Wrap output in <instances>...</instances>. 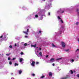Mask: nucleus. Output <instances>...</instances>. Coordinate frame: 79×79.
Wrapping results in <instances>:
<instances>
[{
    "label": "nucleus",
    "mask_w": 79,
    "mask_h": 79,
    "mask_svg": "<svg viewBox=\"0 0 79 79\" xmlns=\"http://www.w3.org/2000/svg\"><path fill=\"white\" fill-rule=\"evenodd\" d=\"M39 16H40V17L38 19V20H42L44 18H43V16H44L45 17V15L43 14V12H40L39 13Z\"/></svg>",
    "instance_id": "1"
},
{
    "label": "nucleus",
    "mask_w": 79,
    "mask_h": 79,
    "mask_svg": "<svg viewBox=\"0 0 79 79\" xmlns=\"http://www.w3.org/2000/svg\"><path fill=\"white\" fill-rule=\"evenodd\" d=\"M30 28V27L27 26L24 28V29L25 30H27V31H23V32L26 35H28V32H29V28Z\"/></svg>",
    "instance_id": "2"
},
{
    "label": "nucleus",
    "mask_w": 79,
    "mask_h": 79,
    "mask_svg": "<svg viewBox=\"0 0 79 79\" xmlns=\"http://www.w3.org/2000/svg\"><path fill=\"white\" fill-rule=\"evenodd\" d=\"M59 30L60 31L58 32V33H57V32L55 33L56 34V35H59L60 34H61V32H62V31H63V30H64V28L61 27Z\"/></svg>",
    "instance_id": "3"
},
{
    "label": "nucleus",
    "mask_w": 79,
    "mask_h": 79,
    "mask_svg": "<svg viewBox=\"0 0 79 79\" xmlns=\"http://www.w3.org/2000/svg\"><path fill=\"white\" fill-rule=\"evenodd\" d=\"M52 5L51 3H46V9H48L50 8L51 6Z\"/></svg>",
    "instance_id": "4"
},
{
    "label": "nucleus",
    "mask_w": 79,
    "mask_h": 79,
    "mask_svg": "<svg viewBox=\"0 0 79 79\" xmlns=\"http://www.w3.org/2000/svg\"><path fill=\"white\" fill-rule=\"evenodd\" d=\"M64 10H65L64 9H60L57 11V13L58 14L63 13H64Z\"/></svg>",
    "instance_id": "5"
},
{
    "label": "nucleus",
    "mask_w": 79,
    "mask_h": 79,
    "mask_svg": "<svg viewBox=\"0 0 79 79\" xmlns=\"http://www.w3.org/2000/svg\"><path fill=\"white\" fill-rule=\"evenodd\" d=\"M30 60L32 62V63L31 64V65L32 66V67H35V61L33 60H32L31 59Z\"/></svg>",
    "instance_id": "6"
},
{
    "label": "nucleus",
    "mask_w": 79,
    "mask_h": 79,
    "mask_svg": "<svg viewBox=\"0 0 79 79\" xmlns=\"http://www.w3.org/2000/svg\"><path fill=\"white\" fill-rule=\"evenodd\" d=\"M19 60L21 64H23V61H24V59L22 58H19Z\"/></svg>",
    "instance_id": "7"
},
{
    "label": "nucleus",
    "mask_w": 79,
    "mask_h": 79,
    "mask_svg": "<svg viewBox=\"0 0 79 79\" xmlns=\"http://www.w3.org/2000/svg\"><path fill=\"white\" fill-rule=\"evenodd\" d=\"M61 44L62 47L63 48H65V47H66V44L64 42H61Z\"/></svg>",
    "instance_id": "8"
},
{
    "label": "nucleus",
    "mask_w": 79,
    "mask_h": 79,
    "mask_svg": "<svg viewBox=\"0 0 79 79\" xmlns=\"http://www.w3.org/2000/svg\"><path fill=\"white\" fill-rule=\"evenodd\" d=\"M36 55H37V56H38V57H40V56H42V52H40V53L39 54H37L36 53Z\"/></svg>",
    "instance_id": "9"
},
{
    "label": "nucleus",
    "mask_w": 79,
    "mask_h": 79,
    "mask_svg": "<svg viewBox=\"0 0 79 79\" xmlns=\"http://www.w3.org/2000/svg\"><path fill=\"white\" fill-rule=\"evenodd\" d=\"M32 18V17L30 15V16L27 17L26 18V19L27 20L31 19Z\"/></svg>",
    "instance_id": "10"
},
{
    "label": "nucleus",
    "mask_w": 79,
    "mask_h": 79,
    "mask_svg": "<svg viewBox=\"0 0 79 79\" xmlns=\"http://www.w3.org/2000/svg\"><path fill=\"white\" fill-rule=\"evenodd\" d=\"M50 61H51V62H54V61H55V59L52 58L50 59Z\"/></svg>",
    "instance_id": "11"
},
{
    "label": "nucleus",
    "mask_w": 79,
    "mask_h": 79,
    "mask_svg": "<svg viewBox=\"0 0 79 79\" xmlns=\"http://www.w3.org/2000/svg\"><path fill=\"white\" fill-rule=\"evenodd\" d=\"M58 21L59 22V23H60L61 24L63 23V20L62 19L59 20Z\"/></svg>",
    "instance_id": "12"
},
{
    "label": "nucleus",
    "mask_w": 79,
    "mask_h": 79,
    "mask_svg": "<svg viewBox=\"0 0 79 79\" xmlns=\"http://www.w3.org/2000/svg\"><path fill=\"white\" fill-rule=\"evenodd\" d=\"M41 50H42V48H39L38 49L37 51V53H39V51H41Z\"/></svg>",
    "instance_id": "13"
},
{
    "label": "nucleus",
    "mask_w": 79,
    "mask_h": 79,
    "mask_svg": "<svg viewBox=\"0 0 79 79\" xmlns=\"http://www.w3.org/2000/svg\"><path fill=\"white\" fill-rule=\"evenodd\" d=\"M36 45H37L36 44H35L34 45H31V47H34V48H35V47H36Z\"/></svg>",
    "instance_id": "14"
},
{
    "label": "nucleus",
    "mask_w": 79,
    "mask_h": 79,
    "mask_svg": "<svg viewBox=\"0 0 79 79\" xmlns=\"http://www.w3.org/2000/svg\"><path fill=\"white\" fill-rule=\"evenodd\" d=\"M57 18L58 19V21H59L60 20V19H61V17H60L59 16H57Z\"/></svg>",
    "instance_id": "15"
},
{
    "label": "nucleus",
    "mask_w": 79,
    "mask_h": 79,
    "mask_svg": "<svg viewBox=\"0 0 79 79\" xmlns=\"http://www.w3.org/2000/svg\"><path fill=\"white\" fill-rule=\"evenodd\" d=\"M39 17V15H35V17L34 18V19H35V18H37Z\"/></svg>",
    "instance_id": "16"
},
{
    "label": "nucleus",
    "mask_w": 79,
    "mask_h": 79,
    "mask_svg": "<svg viewBox=\"0 0 79 79\" xmlns=\"http://www.w3.org/2000/svg\"><path fill=\"white\" fill-rule=\"evenodd\" d=\"M4 36V38H6V35H3H3H2L0 37V38H1H1H2V37H3V36Z\"/></svg>",
    "instance_id": "17"
},
{
    "label": "nucleus",
    "mask_w": 79,
    "mask_h": 79,
    "mask_svg": "<svg viewBox=\"0 0 79 79\" xmlns=\"http://www.w3.org/2000/svg\"><path fill=\"white\" fill-rule=\"evenodd\" d=\"M22 70H19V74H21V73H22Z\"/></svg>",
    "instance_id": "18"
},
{
    "label": "nucleus",
    "mask_w": 79,
    "mask_h": 79,
    "mask_svg": "<svg viewBox=\"0 0 79 79\" xmlns=\"http://www.w3.org/2000/svg\"><path fill=\"white\" fill-rule=\"evenodd\" d=\"M49 76H52V73L49 72Z\"/></svg>",
    "instance_id": "19"
},
{
    "label": "nucleus",
    "mask_w": 79,
    "mask_h": 79,
    "mask_svg": "<svg viewBox=\"0 0 79 79\" xmlns=\"http://www.w3.org/2000/svg\"><path fill=\"white\" fill-rule=\"evenodd\" d=\"M20 48H21V49H24L25 47H23L22 46H20Z\"/></svg>",
    "instance_id": "20"
},
{
    "label": "nucleus",
    "mask_w": 79,
    "mask_h": 79,
    "mask_svg": "<svg viewBox=\"0 0 79 79\" xmlns=\"http://www.w3.org/2000/svg\"><path fill=\"white\" fill-rule=\"evenodd\" d=\"M61 60V58H58L56 60V61H60V60Z\"/></svg>",
    "instance_id": "21"
},
{
    "label": "nucleus",
    "mask_w": 79,
    "mask_h": 79,
    "mask_svg": "<svg viewBox=\"0 0 79 79\" xmlns=\"http://www.w3.org/2000/svg\"><path fill=\"white\" fill-rule=\"evenodd\" d=\"M44 77H45V76H41V77H40V78H41L42 79L43 78H44Z\"/></svg>",
    "instance_id": "22"
},
{
    "label": "nucleus",
    "mask_w": 79,
    "mask_h": 79,
    "mask_svg": "<svg viewBox=\"0 0 79 79\" xmlns=\"http://www.w3.org/2000/svg\"><path fill=\"white\" fill-rule=\"evenodd\" d=\"M74 59H72L71 60V63H73V62H74Z\"/></svg>",
    "instance_id": "23"
},
{
    "label": "nucleus",
    "mask_w": 79,
    "mask_h": 79,
    "mask_svg": "<svg viewBox=\"0 0 79 79\" xmlns=\"http://www.w3.org/2000/svg\"><path fill=\"white\" fill-rule=\"evenodd\" d=\"M52 47H55V45L53 44H52Z\"/></svg>",
    "instance_id": "24"
},
{
    "label": "nucleus",
    "mask_w": 79,
    "mask_h": 79,
    "mask_svg": "<svg viewBox=\"0 0 79 79\" xmlns=\"http://www.w3.org/2000/svg\"><path fill=\"white\" fill-rule=\"evenodd\" d=\"M79 9H77V12H78V15H79V12H78L79 11Z\"/></svg>",
    "instance_id": "25"
},
{
    "label": "nucleus",
    "mask_w": 79,
    "mask_h": 79,
    "mask_svg": "<svg viewBox=\"0 0 79 79\" xmlns=\"http://www.w3.org/2000/svg\"><path fill=\"white\" fill-rule=\"evenodd\" d=\"M18 66V64L15 63V66Z\"/></svg>",
    "instance_id": "26"
},
{
    "label": "nucleus",
    "mask_w": 79,
    "mask_h": 79,
    "mask_svg": "<svg viewBox=\"0 0 79 79\" xmlns=\"http://www.w3.org/2000/svg\"><path fill=\"white\" fill-rule=\"evenodd\" d=\"M31 75H32V76H35V74H34V73H32L31 74Z\"/></svg>",
    "instance_id": "27"
},
{
    "label": "nucleus",
    "mask_w": 79,
    "mask_h": 79,
    "mask_svg": "<svg viewBox=\"0 0 79 79\" xmlns=\"http://www.w3.org/2000/svg\"><path fill=\"white\" fill-rule=\"evenodd\" d=\"M24 46H27V44L26 43H25V44H24Z\"/></svg>",
    "instance_id": "28"
},
{
    "label": "nucleus",
    "mask_w": 79,
    "mask_h": 79,
    "mask_svg": "<svg viewBox=\"0 0 79 79\" xmlns=\"http://www.w3.org/2000/svg\"><path fill=\"white\" fill-rule=\"evenodd\" d=\"M70 73L71 74H73V71L72 70H70Z\"/></svg>",
    "instance_id": "29"
},
{
    "label": "nucleus",
    "mask_w": 79,
    "mask_h": 79,
    "mask_svg": "<svg viewBox=\"0 0 79 79\" xmlns=\"http://www.w3.org/2000/svg\"><path fill=\"white\" fill-rule=\"evenodd\" d=\"M20 54L21 55H23L24 54V53L23 52H21Z\"/></svg>",
    "instance_id": "30"
},
{
    "label": "nucleus",
    "mask_w": 79,
    "mask_h": 79,
    "mask_svg": "<svg viewBox=\"0 0 79 79\" xmlns=\"http://www.w3.org/2000/svg\"><path fill=\"white\" fill-rule=\"evenodd\" d=\"M9 64H12V62H11V61H10V62H9Z\"/></svg>",
    "instance_id": "31"
},
{
    "label": "nucleus",
    "mask_w": 79,
    "mask_h": 79,
    "mask_svg": "<svg viewBox=\"0 0 79 79\" xmlns=\"http://www.w3.org/2000/svg\"><path fill=\"white\" fill-rule=\"evenodd\" d=\"M9 47H10V48H12V46H11V45H10V46H9Z\"/></svg>",
    "instance_id": "32"
},
{
    "label": "nucleus",
    "mask_w": 79,
    "mask_h": 79,
    "mask_svg": "<svg viewBox=\"0 0 79 79\" xmlns=\"http://www.w3.org/2000/svg\"><path fill=\"white\" fill-rule=\"evenodd\" d=\"M79 24V22H77L76 23V24L77 25V24Z\"/></svg>",
    "instance_id": "33"
},
{
    "label": "nucleus",
    "mask_w": 79,
    "mask_h": 79,
    "mask_svg": "<svg viewBox=\"0 0 79 79\" xmlns=\"http://www.w3.org/2000/svg\"><path fill=\"white\" fill-rule=\"evenodd\" d=\"M10 55V54H6V55H7V56H9V55Z\"/></svg>",
    "instance_id": "34"
},
{
    "label": "nucleus",
    "mask_w": 79,
    "mask_h": 79,
    "mask_svg": "<svg viewBox=\"0 0 79 79\" xmlns=\"http://www.w3.org/2000/svg\"><path fill=\"white\" fill-rule=\"evenodd\" d=\"M59 67H58L57 68V69L58 70V71H60V69H59Z\"/></svg>",
    "instance_id": "35"
},
{
    "label": "nucleus",
    "mask_w": 79,
    "mask_h": 79,
    "mask_svg": "<svg viewBox=\"0 0 79 79\" xmlns=\"http://www.w3.org/2000/svg\"><path fill=\"white\" fill-rule=\"evenodd\" d=\"M8 60H11V58H10V57H8Z\"/></svg>",
    "instance_id": "36"
},
{
    "label": "nucleus",
    "mask_w": 79,
    "mask_h": 79,
    "mask_svg": "<svg viewBox=\"0 0 79 79\" xmlns=\"http://www.w3.org/2000/svg\"><path fill=\"white\" fill-rule=\"evenodd\" d=\"M15 59H16V58H13L12 60H13V61H14V60H15Z\"/></svg>",
    "instance_id": "37"
},
{
    "label": "nucleus",
    "mask_w": 79,
    "mask_h": 79,
    "mask_svg": "<svg viewBox=\"0 0 79 79\" xmlns=\"http://www.w3.org/2000/svg\"><path fill=\"white\" fill-rule=\"evenodd\" d=\"M36 64H39V62H37L36 63Z\"/></svg>",
    "instance_id": "38"
},
{
    "label": "nucleus",
    "mask_w": 79,
    "mask_h": 79,
    "mask_svg": "<svg viewBox=\"0 0 79 79\" xmlns=\"http://www.w3.org/2000/svg\"><path fill=\"white\" fill-rule=\"evenodd\" d=\"M65 51H66V52H68V51H69V49L66 50H65Z\"/></svg>",
    "instance_id": "39"
},
{
    "label": "nucleus",
    "mask_w": 79,
    "mask_h": 79,
    "mask_svg": "<svg viewBox=\"0 0 79 79\" xmlns=\"http://www.w3.org/2000/svg\"><path fill=\"white\" fill-rule=\"evenodd\" d=\"M48 15L49 16H50V12H49V13H48Z\"/></svg>",
    "instance_id": "40"
},
{
    "label": "nucleus",
    "mask_w": 79,
    "mask_h": 79,
    "mask_svg": "<svg viewBox=\"0 0 79 79\" xmlns=\"http://www.w3.org/2000/svg\"><path fill=\"white\" fill-rule=\"evenodd\" d=\"M79 51V49H78L77 50L76 52Z\"/></svg>",
    "instance_id": "41"
},
{
    "label": "nucleus",
    "mask_w": 79,
    "mask_h": 79,
    "mask_svg": "<svg viewBox=\"0 0 79 79\" xmlns=\"http://www.w3.org/2000/svg\"><path fill=\"white\" fill-rule=\"evenodd\" d=\"M77 77H79V74H78L77 75Z\"/></svg>",
    "instance_id": "42"
},
{
    "label": "nucleus",
    "mask_w": 79,
    "mask_h": 79,
    "mask_svg": "<svg viewBox=\"0 0 79 79\" xmlns=\"http://www.w3.org/2000/svg\"><path fill=\"white\" fill-rule=\"evenodd\" d=\"M46 58H48V55H46Z\"/></svg>",
    "instance_id": "43"
},
{
    "label": "nucleus",
    "mask_w": 79,
    "mask_h": 79,
    "mask_svg": "<svg viewBox=\"0 0 79 79\" xmlns=\"http://www.w3.org/2000/svg\"><path fill=\"white\" fill-rule=\"evenodd\" d=\"M60 79H66V78H62Z\"/></svg>",
    "instance_id": "44"
},
{
    "label": "nucleus",
    "mask_w": 79,
    "mask_h": 79,
    "mask_svg": "<svg viewBox=\"0 0 79 79\" xmlns=\"http://www.w3.org/2000/svg\"><path fill=\"white\" fill-rule=\"evenodd\" d=\"M25 37L26 38H27V37H28V36H25Z\"/></svg>",
    "instance_id": "45"
},
{
    "label": "nucleus",
    "mask_w": 79,
    "mask_h": 79,
    "mask_svg": "<svg viewBox=\"0 0 79 79\" xmlns=\"http://www.w3.org/2000/svg\"><path fill=\"white\" fill-rule=\"evenodd\" d=\"M52 66H55V64L53 63L52 64Z\"/></svg>",
    "instance_id": "46"
},
{
    "label": "nucleus",
    "mask_w": 79,
    "mask_h": 79,
    "mask_svg": "<svg viewBox=\"0 0 79 79\" xmlns=\"http://www.w3.org/2000/svg\"><path fill=\"white\" fill-rule=\"evenodd\" d=\"M22 44H24V42H23L22 43H21Z\"/></svg>",
    "instance_id": "47"
},
{
    "label": "nucleus",
    "mask_w": 79,
    "mask_h": 79,
    "mask_svg": "<svg viewBox=\"0 0 79 79\" xmlns=\"http://www.w3.org/2000/svg\"><path fill=\"white\" fill-rule=\"evenodd\" d=\"M77 56V57L78 58V57H79V56Z\"/></svg>",
    "instance_id": "48"
},
{
    "label": "nucleus",
    "mask_w": 79,
    "mask_h": 79,
    "mask_svg": "<svg viewBox=\"0 0 79 79\" xmlns=\"http://www.w3.org/2000/svg\"><path fill=\"white\" fill-rule=\"evenodd\" d=\"M41 31H39V33H41Z\"/></svg>",
    "instance_id": "49"
},
{
    "label": "nucleus",
    "mask_w": 79,
    "mask_h": 79,
    "mask_svg": "<svg viewBox=\"0 0 79 79\" xmlns=\"http://www.w3.org/2000/svg\"><path fill=\"white\" fill-rule=\"evenodd\" d=\"M16 44H15V47H16Z\"/></svg>",
    "instance_id": "50"
},
{
    "label": "nucleus",
    "mask_w": 79,
    "mask_h": 79,
    "mask_svg": "<svg viewBox=\"0 0 79 79\" xmlns=\"http://www.w3.org/2000/svg\"><path fill=\"white\" fill-rule=\"evenodd\" d=\"M50 2H53V0H50Z\"/></svg>",
    "instance_id": "51"
},
{
    "label": "nucleus",
    "mask_w": 79,
    "mask_h": 79,
    "mask_svg": "<svg viewBox=\"0 0 79 79\" xmlns=\"http://www.w3.org/2000/svg\"><path fill=\"white\" fill-rule=\"evenodd\" d=\"M11 79H14V78L12 77V78H11Z\"/></svg>",
    "instance_id": "52"
},
{
    "label": "nucleus",
    "mask_w": 79,
    "mask_h": 79,
    "mask_svg": "<svg viewBox=\"0 0 79 79\" xmlns=\"http://www.w3.org/2000/svg\"><path fill=\"white\" fill-rule=\"evenodd\" d=\"M43 1H45V0H43Z\"/></svg>",
    "instance_id": "53"
},
{
    "label": "nucleus",
    "mask_w": 79,
    "mask_h": 79,
    "mask_svg": "<svg viewBox=\"0 0 79 79\" xmlns=\"http://www.w3.org/2000/svg\"><path fill=\"white\" fill-rule=\"evenodd\" d=\"M71 8H72V7H71Z\"/></svg>",
    "instance_id": "54"
},
{
    "label": "nucleus",
    "mask_w": 79,
    "mask_h": 79,
    "mask_svg": "<svg viewBox=\"0 0 79 79\" xmlns=\"http://www.w3.org/2000/svg\"><path fill=\"white\" fill-rule=\"evenodd\" d=\"M36 48H38V47H37Z\"/></svg>",
    "instance_id": "55"
},
{
    "label": "nucleus",
    "mask_w": 79,
    "mask_h": 79,
    "mask_svg": "<svg viewBox=\"0 0 79 79\" xmlns=\"http://www.w3.org/2000/svg\"><path fill=\"white\" fill-rule=\"evenodd\" d=\"M25 9H24V8H23V10H24Z\"/></svg>",
    "instance_id": "56"
},
{
    "label": "nucleus",
    "mask_w": 79,
    "mask_h": 79,
    "mask_svg": "<svg viewBox=\"0 0 79 79\" xmlns=\"http://www.w3.org/2000/svg\"><path fill=\"white\" fill-rule=\"evenodd\" d=\"M18 47H19V45H18Z\"/></svg>",
    "instance_id": "57"
},
{
    "label": "nucleus",
    "mask_w": 79,
    "mask_h": 79,
    "mask_svg": "<svg viewBox=\"0 0 79 79\" xmlns=\"http://www.w3.org/2000/svg\"><path fill=\"white\" fill-rule=\"evenodd\" d=\"M27 79H30V78H28Z\"/></svg>",
    "instance_id": "58"
}]
</instances>
